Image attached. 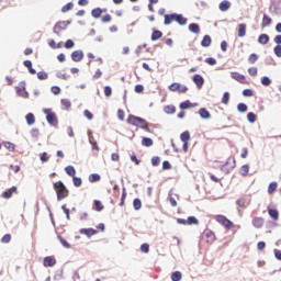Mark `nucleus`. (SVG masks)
I'll return each instance as SVG.
<instances>
[{
    "label": "nucleus",
    "mask_w": 281,
    "mask_h": 281,
    "mask_svg": "<svg viewBox=\"0 0 281 281\" xmlns=\"http://www.w3.org/2000/svg\"><path fill=\"white\" fill-rule=\"evenodd\" d=\"M94 210L95 212H102L104 210V205L100 200H94Z\"/></svg>",
    "instance_id": "473e14b6"
},
{
    "label": "nucleus",
    "mask_w": 281,
    "mask_h": 281,
    "mask_svg": "<svg viewBox=\"0 0 281 281\" xmlns=\"http://www.w3.org/2000/svg\"><path fill=\"white\" fill-rule=\"evenodd\" d=\"M71 58L74 63H80V60L85 58V53H82V50H75L71 53Z\"/></svg>",
    "instance_id": "9d476101"
},
{
    "label": "nucleus",
    "mask_w": 281,
    "mask_h": 281,
    "mask_svg": "<svg viewBox=\"0 0 281 281\" xmlns=\"http://www.w3.org/2000/svg\"><path fill=\"white\" fill-rule=\"evenodd\" d=\"M173 21H175V13L166 14V15H165V21H164V23H165L166 25H170V23H173Z\"/></svg>",
    "instance_id": "c756f323"
},
{
    "label": "nucleus",
    "mask_w": 281,
    "mask_h": 281,
    "mask_svg": "<svg viewBox=\"0 0 281 281\" xmlns=\"http://www.w3.org/2000/svg\"><path fill=\"white\" fill-rule=\"evenodd\" d=\"M112 20H113V18L111 16V14H105L102 18V23H111Z\"/></svg>",
    "instance_id": "052dcab7"
},
{
    "label": "nucleus",
    "mask_w": 281,
    "mask_h": 281,
    "mask_svg": "<svg viewBox=\"0 0 281 281\" xmlns=\"http://www.w3.org/2000/svg\"><path fill=\"white\" fill-rule=\"evenodd\" d=\"M50 91L54 93V95H60V87L58 86H53Z\"/></svg>",
    "instance_id": "603ef678"
},
{
    "label": "nucleus",
    "mask_w": 281,
    "mask_h": 281,
    "mask_svg": "<svg viewBox=\"0 0 281 281\" xmlns=\"http://www.w3.org/2000/svg\"><path fill=\"white\" fill-rule=\"evenodd\" d=\"M247 34V24H239L238 25V36L239 38L245 37Z\"/></svg>",
    "instance_id": "a211bd4d"
},
{
    "label": "nucleus",
    "mask_w": 281,
    "mask_h": 281,
    "mask_svg": "<svg viewBox=\"0 0 281 281\" xmlns=\"http://www.w3.org/2000/svg\"><path fill=\"white\" fill-rule=\"evenodd\" d=\"M79 233L88 238H91V236H95V234H98V231L94 228H81Z\"/></svg>",
    "instance_id": "6e6552de"
},
{
    "label": "nucleus",
    "mask_w": 281,
    "mask_h": 281,
    "mask_svg": "<svg viewBox=\"0 0 281 281\" xmlns=\"http://www.w3.org/2000/svg\"><path fill=\"white\" fill-rule=\"evenodd\" d=\"M189 30L193 33V34H200L201 33V27L199 26V24L196 23H192L189 25Z\"/></svg>",
    "instance_id": "a878e982"
},
{
    "label": "nucleus",
    "mask_w": 281,
    "mask_h": 281,
    "mask_svg": "<svg viewBox=\"0 0 281 281\" xmlns=\"http://www.w3.org/2000/svg\"><path fill=\"white\" fill-rule=\"evenodd\" d=\"M250 65H254L258 60V55L251 54L248 58Z\"/></svg>",
    "instance_id": "4d7b16f0"
},
{
    "label": "nucleus",
    "mask_w": 281,
    "mask_h": 281,
    "mask_svg": "<svg viewBox=\"0 0 281 281\" xmlns=\"http://www.w3.org/2000/svg\"><path fill=\"white\" fill-rule=\"evenodd\" d=\"M215 221L227 231L234 229V222L229 221L225 215H215Z\"/></svg>",
    "instance_id": "7ed1b4c3"
},
{
    "label": "nucleus",
    "mask_w": 281,
    "mask_h": 281,
    "mask_svg": "<svg viewBox=\"0 0 281 281\" xmlns=\"http://www.w3.org/2000/svg\"><path fill=\"white\" fill-rule=\"evenodd\" d=\"M83 115L87 117V120H93V113H91L89 110H85Z\"/></svg>",
    "instance_id": "680f3d73"
},
{
    "label": "nucleus",
    "mask_w": 281,
    "mask_h": 281,
    "mask_svg": "<svg viewBox=\"0 0 281 281\" xmlns=\"http://www.w3.org/2000/svg\"><path fill=\"white\" fill-rule=\"evenodd\" d=\"M241 177H247L249 175V165H243L239 169Z\"/></svg>",
    "instance_id": "cd10ccee"
},
{
    "label": "nucleus",
    "mask_w": 281,
    "mask_h": 281,
    "mask_svg": "<svg viewBox=\"0 0 281 281\" xmlns=\"http://www.w3.org/2000/svg\"><path fill=\"white\" fill-rule=\"evenodd\" d=\"M180 139H181V142H190V132H183L180 135Z\"/></svg>",
    "instance_id": "ea45409f"
},
{
    "label": "nucleus",
    "mask_w": 281,
    "mask_h": 281,
    "mask_svg": "<svg viewBox=\"0 0 281 281\" xmlns=\"http://www.w3.org/2000/svg\"><path fill=\"white\" fill-rule=\"evenodd\" d=\"M258 43L260 45H267L269 43V35L260 34L259 37H258Z\"/></svg>",
    "instance_id": "b1692460"
},
{
    "label": "nucleus",
    "mask_w": 281,
    "mask_h": 281,
    "mask_svg": "<svg viewBox=\"0 0 281 281\" xmlns=\"http://www.w3.org/2000/svg\"><path fill=\"white\" fill-rule=\"evenodd\" d=\"M140 251H143V254H148V251H150V246L148 244H143L140 246Z\"/></svg>",
    "instance_id": "3c124183"
},
{
    "label": "nucleus",
    "mask_w": 281,
    "mask_h": 281,
    "mask_svg": "<svg viewBox=\"0 0 281 281\" xmlns=\"http://www.w3.org/2000/svg\"><path fill=\"white\" fill-rule=\"evenodd\" d=\"M165 113H167L168 115H172L177 113V108L175 105H166Z\"/></svg>",
    "instance_id": "c85d7f7f"
},
{
    "label": "nucleus",
    "mask_w": 281,
    "mask_h": 281,
    "mask_svg": "<svg viewBox=\"0 0 281 281\" xmlns=\"http://www.w3.org/2000/svg\"><path fill=\"white\" fill-rule=\"evenodd\" d=\"M134 210H142V200L139 199H134L133 201Z\"/></svg>",
    "instance_id": "a19ab883"
},
{
    "label": "nucleus",
    "mask_w": 281,
    "mask_h": 281,
    "mask_svg": "<svg viewBox=\"0 0 281 281\" xmlns=\"http://www.w3.org/2000/svg\"><path fill=\"white\" fill-rule=\"evenodd\" d=\"M252 225H254V227H256V229H262V227H265V218L255 217L252 220Z\"/></svg>",
    "instance_id": "9b49d317"
},
{
    "label": "nucleus",
    "mask_w": 281,
    "mask_h": 281,
    "mask_svg": "<svg viewBox=\"0 0 281 281\" xmlns=\"http://www.w3.org/2000/svg\"><path fill=\"white\" fill-rule=\"evenodd\" d=\"M278 190V182H271L268 187V194H273Z\"/></svg>",
    "instance_id": "72a5a7b5"
},
{
    "label": "nucleus",
    "mask_w": 281,
    "mask_h": 281,
    "mask_svg": "<svg viewBox=\"0 0 281 281\" xmlns=\"http://www.w3.org/2000/svg\"><path fill=\"white\" fill-rule=\"evenodd\" d=\"M237 111H239V113H247V104L245 103H239L237 105Z\"/></svg>",
    "instance_id": "c03bdc74"
},
{
    "label": "nucleus",
    "mask_w": 281,
    "mask_h": 281,
    "mask_svg": "<svg viewBox=\"0 0 281 281\" xmlns=\"http://www.w3.org/2000/svg\"><path fill=\"white\" fill-rule=\"evenodd\" d=\"M100 175H98V173H91L90 176H89V181H90V183H95L97 181H100Z\"/></svg>",
    "instance_id": "e433bc0d"
},
{
    "label": "nucleus",
    "mask_w": 281,
    "mask_h": 281,
    "mask_svg": "<svg viewBox=\"0 0 281 281\" xmlns=\"http://www.w3.org/2000/svg\"><path fill=\"white\" fill-rule=\"evenodd\" d=\"M243 95H245V98H251V95H254V91L251 89H245L243 91Z\"/></svg>",
    "instance_id": "6e6d98bb"
},
{
    "label": "nucleus",
    "mask_w": 281,
    "mask_h": 281,
    "mask_svg": "<svg viewBox=\"0 0 281 281\" xmlns=\"http://www.w3.org/2000/svg\"><path fill=\"white\" fill-rule=\"evenodd\" d=\"M229 8H232V3H229V1H227V0H224L220 3L221 12H227V10H229Z\"/></svg>",
    "instance_id": "aec40b11"
},
{
    "label": "nucleus",
    "mask_w": 281,
    "mask_h": 281,
    "mask_svg": "<svg viewBox=\"0 0 281 281\" xmlns=\"http://www.w3.org/2000/svg\"><path fill=\"white\" fill-rule=\"evenodd\" d=\"M16 193V187H12L11 189L4 191L2 193L3 199H12V194Z\"/></svg>",
    "instance_id": "f3484780"
},
{
    "label": "nucleus",
    "mask_w": 281,
    "mask_h": 281,
    "mask_svg": "<svg viewBox=\"0 0 281 281\" xmlns=\"http://www.w3.org/2000/svg\"><path fill=\"white\" fill-rule=\"evenodd\" d=\"M127 124H131L132 126H136L137 128H142L143 131H146V133H150V123H147L146 120L139 116L130 114L127 117Z\"/></svg>",
    "instance_id": "f257e3e1"
},
{
    "label": "nucleus",
    "mask_w": 281,
    "mask_h": 281,
    "mask_svg": "<svg viewBox=\"0 0 281 281\" xmlns=\"http://www.w3.org/2000/svg\"><path fill=\"white\" fill-rule=\"evenodd\" d=\"M79 221H89V213H81L79 215Z\"/></svg>",
    "instance_id": "69168bd1"
},
{
    "label": "nucleus",
    "mask_w": 281,
    "mask_h": 281,
    "mask_svg": "<svg viewBox=\"0 0 281 281\" xmlns=\"http://www.w3.org/2000/svg\"><path fill=\"white\" fill-rule=\"evenodd\" d=\"M54 190L57 194V201H63V199H67L69 196V190L63 181L55 182Z\"/></svg>",
    "instance_id": "f03ea898"
},
{
    "label": "nucleus",
    "mask_w": 281,
    "mask_h": 281,
    "mask_svg": "<svg viewBox=\"0 0 281 281\" xmlns=\"http://www.w3.org/2000/svg\"><path fill=\"white\" fill-rule=\"evenodd\" d=\"M261 85H263V87H269V85H271V79H269V77H263L261 79Z\"/></svg>",
    "instance_id": "5fc2aeb1"
},
{
    "label": "nucleus",
    "mask_w": 281,
    "mask_h": 281,
    "mask_svg": "<svg viewBox=\"0 0 281 281\" xmlns=\"http://www.w3.org/2000/svg\"><path fill=\"white\" fill-rule=\"evenodd\" d=\"M164 36V33L159 30H154L151 33V41H159Z\"/></svg>",
    "instance_id": "393cba45"
},
{
    "label": "nucleus",
    "mask_w": 281,
    "mask_h": 281,
    "mask_svg": "<svg viewBox=\"0 0 281 281\" xmlns=\"http://www.w3.org/2000/svg\"><path fill=\"white\" fill-rule=\"evenodd\" d=\"M193 82L196 85L198 89H201L205 82V79H203L201 75H194Z\"/></svg>",
    "instance_id": "f8f14e48"
},
{
    "label": "nucleus",
    "mask_w": 281,
    "mask_h": 281,
    "mask_svg": "<svg viewBox=\"0 0 281 281\" xmlns=\"http://www.w3.org/2000/svg\"><path fill=\"white\" fill-rule=\"evenodd\" d=\"M169 91L173 93H188V88L179 82H173L169 86Z\"/></svg>",
    "instance_id": "423d86ee"
},
{
    "label": "nucleus",
    "mask_w": 281,
    "mask_h": 281,
    "mask_svg": "<svg viewBox=\"0 0 281 281\" xmlns=\"http://www.w3.org/2000/svg\"><path fill=\"white\" fill-rule=\"evenodd\" d=\"M204 239L206 240V243L209 245H212V243H214V240H216V235L212 231H206L204 233Z\"/></svg>",
    "instance_id": "1a4fd4ad"
},
{
    "label": "nucleus",
    "mask_w": 281,
    "mask_h": 281,
    "mask_svg": "<svg viewBox=\"0 0 281 281\" xmlns=\"http://www.w3.org/2000/svg\"><path fill=\"white\" fill-rule=\"evenodd\" d=\"M25 120H26V124H29V126H32L33 124L36 123V117L34 116L33 113L26 114Z\"/></svg>",
    "instance_id": "5701e85b"
},
{
    "label": "nucleus",
    "mask_w": 281,
    "mask_h": 281,
    "mask_svg": "<svg viewBox=\"0 0 281 281\" xmlns=\"http://www.w3.org/2000/svg\"><path fill=\"white\" fill-rule=\"evenodd\" d=\"M159 164H161V159L159 157L156 156L151 158L153 166H159Z\"/></svg>",
    "instance_id": "bf43d9fd"
},
{
    "label": "nucleus",
    "mask_w": 281,
    "mask_h": 281,
    "mask_svg": "<svg viewBox=\"0 0 281 281\" xmlns=\"http://www.w3.org/2000/svg\"><path fill=\"white\" fill-rule=\"evenodd\" d=\"M222 104H229V92L223 94Z\"/></svg>",
    "instance_id": "09e8293b"
},
{
    "label": "nucleus",
    "mask_w": 281,
    "mask_h": 281,
    "mask_svg": "<svg viewBox=\"0 0 281 281\" xmlns=\"http://www.w3.org/2000/svg\"><path fill=\"white\" fill-rule=\"evenodd\" d=\"M104 12H106V9L95 8L91 11V14L93 19H100Z\"/></svg>",
    "instance_id": "ddd939ff"
},
{
    "label": "nucleus",
    "mask_w": 281,
    "mask_h": 281,
    "mask_svg": "<svg viewBox=\"0 0 281 281\" xmlns=\"http://www.w3.org/2000/svg\"><path fill=\"white\" fill-rule=\"evenodd\" d=\"M201 45L202 47H210V45H212V37H210V35H204Z\"/></svg>",
    "instance_id": "4be33fe9"
},
{
    "label": "nucleus",
    "mask_w": 281,
    "mask_h": 281,
    "mask_svg": "<svg viewBox=\"0 0 281 281\" xmlns=\"http://www.w3.org/2000/svg\"><path fill=\"white\" fill-rule=\"evenodd\" d=\"M248 74L250 76H258V68H256V67L249 68Z\"/></svg>",
    "instance_id": "e2e57ef3"
},
{
    "label": "nucleus",
    "mask_w": 281,
    "mask_h": 281,
    "mask_svg": "<svg viewBox=\"0 0 281 281\" xmlns=\"http://www.w3.org/2000/svg\"><path fill=\"white\" fill-rule=\"evenodd\" d=\"M231 77L233 78V80L240 82V85H249L245 75H240L239 72H231Z\"/></svg>",
    "instance_id": "0eeeda50"
},
{
    "label": "nucleus",
    "mask_w": 281,
    "mask_h": 281,
    "mask_svg": "<svg viewBox=\"0 0 281 281\" xmlns=\"http://www.w3.org/2000/svg\"><path fill=\"white\" fill-rule=\"evenodd\" d=\"M31 135L36 138L41 135V132L38 131V128H33L31 131Z\"/></svg>",
    "instance_id": "338daca9"
},
{
    "label": "nucleus",
    "mask_w": 281,
    "mask_h": 281,
    "mask_svg": "<svg viewBox=\"0 0 281 281\" xmlns=\"http://www.w3.org/2000/svg\"><path fill=\"white\" fill-rule=\"evenodd\" d=\"M199 115L202 117V120H210L211 117L210 111H207L205 108L199 110Z\"/></svg>",
    "instance_id": "6ab92c4d"
},
{
    "label": "nucleus",
    "mask_w": 281,
    "mask_h": 281,
    "mask_svg": "<svg viewBox=\"0 0 281 281\" xmlns=\"http://www.w3.org/2000/svg\"><path fill=\"white\" fill-rule=\"evenodd\" d=\"M65 172L68 175V177H74L76 175V168H74V166H67L65 168Z\"/></svg>",
    "instance_id": "2f4dec72"
},
{
    "label": "nucleus",
    "mask_w": 281,
    "mask_h": 281,
    "mask_svg": "<svg viewBox=\"0 0 281 281\" xmlns=\"http://www.w3.org/2000/svg\"><path fill=\"white\" fill-rule=\"evenodd\" d=\"M76 45V43H74L71 40H67L66 43H65V48L66 49H71L74 48Z\"/></svg>",
    "instance_id": "8fccbe9b"
},
{
    "label": "nucleus",
    "mask_w": 281,
    "mask_h": 281,
    "mask_svg": "<svg viewBox=\"0 0 281 281\" xmlns=\"http://www.w3.org/2000/svg\"><path fill=\"white\" fill-rule=\"evenodd\" d=\"M134 91H135L136 93H144V86H142V85L135 86Z\"/></svg>",
    "instance_id": "0e129e2a"
},
{
    "label": "nucleus",
    "mask_w": 281,
    "mask_h": 281,
    "mask_svg": "<svg viewBox=\"0 0 281 281\" xmlns=\"http://www.w3.org/2000/svg\"><path fill=\"white\" fill-rule=\"evenodd\" d=\"M43 113H45L48 124H52V126L58 124V117L56 116V113L52 112V109H44Z\"/></svg>",
    "instance_id": "39448f33"
},
{
    "label": "nucleus",
    "mask_w": 281,
    "mask_h": 281,
    "mask_svg": "<svg viewBox=\"0 0 281 281\" xmlns=\"http://www.w3.org/2000/svg\"><path fill=\"white\" fill-rule=\"evenodd\" d=\"M175 21H176V23H179V25H187V23H188L187 18H183L182 14H177V13H175Z\"/></svg>",
    "instance_id": "4468645a"
},
{
    "label": "nucleus",
    "mask_w": 281,
    "mask_h": 281,
    "mask_svg": "<svg viewBox=\"0 0 281 281\" xmlns=\"http://www.w3.org/2000/svg\"><path fill=\"white\" fill-rule=\"evenodd\" d=\"M69 21H59L55 24L53 32L54 34H56L57 36H60V34H63V32H65V30H67V27H69Z\"/></svg>",
    "instance_id": "20e7f679"
},
{
    "label": "nucleus",
    "mask_w": 281,
    "mask_h": 281,
    "mask_svg": "<svg viewBox=\"0 0 281 281\" xmlns=\"http://www.w3.org/2000/svg\"><path fill=\"white\" fill-rule=\"evenodd\" d=\"M187 225H199V220L194 216H189L187 220Z\"/></svg>",
    "instance_id": "58836bf2"
},
{
    "label": "nucleus",
    "mask_w": 281,
    "mask_h": 281,
    "mask_svg": "<svg viewBox=\"0 0 281 281\" xmlns=\"http://www.w3.org/2000/svg\"><path fill=\"white\" fill-rule=\"evenodd\" d=\"M10 240H12V235H10V234H5L2 238H1V243L2 244H8V243H10Z\"/></svg>",
    "instance_id": "a18cd8bd"
},
{
    "label": "nucleus",
    "mask_w": 281,
    "mask_h": 281,
    "mask_svg": "<svg viewBox=\"0 0 281 281\" xmlns=\"http://www.w3.org/2000/svg\"><path fill=\"white\" fill-rule=\"evenodd\" d=\"M268 214L273 221H278V218H280V213L276 209L268 207Z\"/></svg>",
    "instance_id": "2eb2a0df"
},
{
    "label": "nucleus",
    "mask_w": 281,
    "mask_h": 281,
    "mask_svg": "<svg viewBox=\"0 0 281 281\" xmlns=\"http://www.w3.org/2000/svg\"><path fill=\"white\" fill-rule=\"evenodd\" d=\"M37 78H38V80H47V78H48L47 72H45V71L37 72Z\"/></svg>",
    "instance_id": "de8ad7c7"
},
{
    "label": "nucleus",
    "mask_w": 281,
    "mask_h": 281,
    "mask_svg": "<svg viewBox=\"0 0 281 281\" xmlns=\"http://www.w3.org/2000/svg\"><path fill=\"white\" fill-rule=\"evenodd\" d=\"M69 10H74V3L72 2H69V3H67L66 5H64L63 8H61V12H69Z\"/></svg>",
    "instance_id": "37998d69"
},
{
    "label": "nucleus",
    "mask_w": 281,
    "mask_h": 281,
    "mask_svg": "<svg viewBox=\"0 0 281 281\" xmlns=\"http://www.w3.org/2000/svg\"><path fill=\"white\" fill-rule=\"evenodd\" d=\"M61 104L64 108L66 109H71V101L67 100V99H63L61 100Z\"/></svg>",
    "instance_id": "864d4df0"
},
{
    "label": "nucleus",
    "mask_w": 281,
    "mask_h": 281,
    "mask_svg": "<svg viewBox=\"0 0 281 281\" xmlns=\"http://www.w3.org/2000/svg\"><path fill=\"white\" fill-rule=\"evenodd\" d=\"M181 278H183V274L181 273V271H175L171 274L172 281H181Z\"/></svg>",
    "instance_id": "7c9ffc66"
},
{
    "label": "nucleus",
    "mask_w": 281,
    "mask_h": 281,
    "mask_svg": "<svg viewBox=\"0 0 281 281\" xmlns=\"http://www.w3.org/2000/svg\"><path fill=\"white\" fill-rule=\"evenodd\" d=\"M272 22L273 20H271L270 16H268L267 14H263L261 27H269V25H271Z\"/></svg>",
    "instance_id": "412c9836"
},
{
    "label": "nucleus",
    "mask_w": 281,
    "mask_h": 281,
    "mask_svg": "<svg viewBox=\"0 0 281 281\" xmlns=\"http://www.w3.org/2000/svg\"><path fill=\"white\" fill-rule=\"evenodd\" d=\"M3 146H4V148H7V150H9L10 153H14V150H15L14 143L4 142Z\"/></svg>",
    "instance_id": "f704fd0d"
},
{
    "label": "nucleus",
    "mask_w": 281,
    "mask_h": 281,
    "mask_svg": "<svg viewBox=\"0 0 281 281\" xmlns=\"http://www.w3.org/2000/svg\"><path fill=\"white\" fill-rule=\"evenodd\" d=\"M72 183L75 186V188H80V186H82V178H78V177H72Z\"/></svg>",
    "instance_id": "4c0bfd02"
},
{
    "label": "nucleus",
    "mask_w": 281,
    "mask_h": 281,
    "mask_svg": "<svg viewBox=\"0 0 281 281\" xmlns=\"http://www.w3.org/2000/svg\"><path fill=\"white\" fill-rule=\"evenodd\" d=\"M247 120H248V122H250V124H254V122H256V120H257V116L254 112H249L247 114Z\"/></svg>",
    "instance_id": "79ce46f5"
},
{
    "label": "nucleus",
    "mask_w": 281,
    "mask_h": 281,
    "mask_svg": "<svg viewBox=\"0 0 281 281\" xmlns=\"http://www.w3.org/2000/svg\"><path fill=\"white\" fill-rule=\"evenodd\" d=\"M112 94H113V90L111 89V87L105 86V87H104V95H105L106 98H111Z\"/></svg>",
    "instance_id": "49530a36"
},
{
    "label": "nucleus",
    "mask_w": 281,
    "mask_h": 281,
    "mask_svg": "<svg viewBox=\"0 0 281 281\" xmlns=\"http://www.w3.org/2000/svg\"><path fill=\"white\" fill-rule=\"evenodd\" d=\"M154 142L151 138L143 137L142 139V146H145L146 148H150L153 146Z\"/></svg>",
    "instance_id": "bb28decb"
},
{
    "label": "nucleus",
    "mask_w": 281,
    "mask_h": 281,
    "mask_svg": "<svg viewBox=\"0 0 281 281\" xmlns=\"http://www.w3.org/2000/svg\"><path fill=\"white\" fill-rule=\"evenodd\" d=\"M191 106H192V103H191L189 100H187V101L180 103V109H181V111H186V110H188V109H191Z\"/></svg>",
    "instance_id": "c9c22d12"
},
{
    "label": "nucleus",
    "mask_w": 281,
    "mask_h": 281,
    "mask_svg": "<svg viewBox=\"0 0 281 281\" xmlns=\"http://www.w3.org/2000/svg\"><path fill=\"white\" fill-rule=\"evenodd\" d=\"M56 265V259L52 256H47L44 258V267H54Z\"/></svg>",
    "instance_id": "dca6fc26"
},
{
    "label": "nucleus",
    "mask_w": 281,
    "mask_h": 281,
    "mask_svg": "<svg viewBox=\"0 0 281 281\" xmlns=\"http://www.w3.org/2000/svg\"><path fill=\"white\" fill-rule=\"evenodd\" d=\"M273 52L278 58H281V45H277Z\"/></svg>",
    "instance_id": "13d9d810"
},
{
    "label": "nucleus",
    "mask_w": 281,
    "mask_h": 281,
    "mask_svg": "<svg viewBox=\"0 0 281 281\" xmlns=\"http://www.w3.org/2000/svg\"><path fill=\"white\" fill-rule=\"evenodd\" d=\"M205 63H207V65H216V59H214L213 57H209L205 59Z\"/></svg>",
    "instance_id": "774afa93"
}]
</instances>
